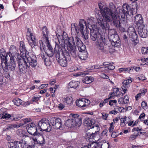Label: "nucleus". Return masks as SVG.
I'll return each instance as SVG.
<instances>
[{
	"mask_svg": "<svg viewBox=\"0 0 148 148\" xmlns=\"http://www.w3.org/2000/svg\"><path fill=\"white\" fill-rule=\"evenodd\" d=\"M35 136L38 137V140H40V141L42 142H43V141H44V143L43 144V145L45 144V140L44 138V136L42 135V134L39 133L37 134Z\"/></svg>",
	"mask_w": 148,
	"mask_h": 148,
	"instance_id": "79ce46f5",
	"label": "nucleus"
},
{
	"mask_svg": "<svg viewBox=\"0 0 148 148\" xmlns=\"http://www.w3.org/2000/svg\"><path fill=\"white\" fill-rule=\"evenodd\" d=\"M128 34L129 36V38L134 45H136L138 43L139 40L138 36L134 28L131 27L128 29Z\"/></svg>",
	"mask_w": 148,
	"mask_h": 148,
	"instance_id": "9b49d317",
	"label": "nucleus"
},
{
	"mask_svg": "<svg viewBox=\"0 0 148 148\" xmlns=\"http://www.w3.org/2000/svg\"><path fill=\"white\" fill-rule=\"evenodd\" d=\"M2 119H5L6 118H10L11 116L10 114H8L7 113H3L2 114Z\"/></svg>",
	"mask_w": 148,
	"mask_h": 148,
	"instance_id": "49530a36",
	"label": "nucleus"
},
{
	"mask_svg": "<svg viewBox=\"0 0 148 148\" xmlns=\"http://www.w3.org/2000/svg\"><path fill=\"white\" fill-rule=\"evenodd\" d=\"M50 123L53 128L61 130L63 129L64 126L62 125L61 120L55 117H52L50 120Z\"/></svg>",
	"mask_w": 148,
	"mask_h": 148,
	"instance_id": "9d476101",
	"label": "nucleus"
},
{
	"mask_svg": "<svg viewBox=\"0 0 148 148\" xmlns=\"http://www.w3.org/2000/svg\"><path fill=\"white\" fill-rule=\"evenodd\" d=\"M101 77L105 79H107L110 80L109 79V77L108 76H107L104 73H102L101 74Z\"/></svg>",
	"mask_w": 148,
	"mask_h": 148,
	"instance_id": "603ef678",
	"label": "nucleus"
},
{
	"mask_svg": "<svg viewBox=\"0 0 148 148\" xmlns=\"http://www.w3.org/2000/svg\"><path fill=\"white\" fill-rule=\"evenodd\" d=\"M18 65V72L21 74H25L27 71V69L29 68V65L27 63L26 60L24 58H20L17 60Z\"/></svg>",
	"mask_w": 148,
	"mask_h": 148,
	"instance_id": "6e6552de",
	"label": "nucleus"
},
{
	"mask_svg": "<svg viewBox=\"0 0 148 148\" xmlns=\"http://www.w3.org/2000/svg\"><path fill=\"white\" fill-rule=\"evenodd\" d=\"M126 118L127 117L125 116L124 117L121 119V123L120 125L121 127H124L127 123V121L126 120Z\"/></svg>",
	"mask_w": 148,
	"mask_h": 148,
	"instance_id": "a19ab883",
	"label": "nucleus"
},
{
	"mask_svg": "<svg viewBox=\"0 0 148 148\" xmlns=\"http://www.w3.org/2000/svg\"><path fill=\"white\" fill-rule=\"evenodd\" d=\"M19 51L16 47L14 45H11L10 47V51L7 53L8 56L10 60H15L14 57L17 60H20V58H22L23 54H21L19 52Z\"/></svg>",
	"mask_w": 148,
	"mask_h": 148,
	"instance_id": "39448f33",
	"label": "nucleus"
},
{
	"mask_svg": "<svg viewBox=\"0 0 148 148\" xmlns=\"http://www.w3.org/2000/svg\"><path fill=\"white\" fill-rule=\"evenodd\" d=\"M119 135V134L117 132H112L111 136L113 138H115L117 136Z\"/></svg>",
	"mask_w": 148,
	"mask_h": 148,
	"instance_id": "13d9d810",
	"label": "nucleus"
},
{
	"mask_svg": "<svg viewBox=\"0 0 148 148\" xmlns=\"http://www.w3.org/2000/svg\"><path fill=\"white\" fill-rule=\"evenodd\" d=\"M22 120L23 121L24 123H27L31 121L32 119L30 118H27L23 119Z\"/></svg>",
	"mask_w": 148,
	"mask_h": 148,
	"instance_id": "5fc2aeb1",
	"label": "nucleus"
},
{
	"mask_svg": "<svg viewBox=\"0 0 148 148\" xmlns=\"http://www.w3.org/2000/svg\"><path fill=\"white\" fill-rule=\"evenodd\" d=\"M23 117V116H17L15 117L14 118V120H15V121H17L18 120H20Z\"/></svg>",
	"mask_w": 148,
	"mask_h": 148,
	"instance_id": "69168bd1",
	"label": "nucleus"
},
{
	"mask_svg": "<svg viewBox=\"0 0 148 148\" xmlns=\"http://www.w3.org/2000/svg\"><path fill=\"white\" fill-rule=\"evenodd\" d=\"M137 136H138L137 134L136 135L132 134L130 136V138L132 140H134L135 139Z\"/></svg>",
	"mask_w": 148,
	"mask_h": 148,
	"instance_id": "680f3d73",
	"label": "nucleus"
},
{
	"mask_svg": "<svg viewBox=\"0 0 148 148\" xmlns=\"http://www.w3.org/2000/svg\"><path fill=\"white\" fill-rule=\"evenodd\" d=\"M48 84H43L41 85L39 87V88L40 89H42L44 87H46Z\"/></svg>",
	"mask_w": 148,
	"mask_h": 148,
	"instance_id": "0e129e2a",
	"label": "nucleus"
},
{
	"mask_svg": "<svg viewBox=\"0 0 148 148\" xmlns=\"http://www.w3.org/2000/svg\"><path fill=\"white\" fill-rule=\"evenodd\" d=\"M9 59H7L6 60V62L5 63V62H3L1 63V66L3 69H8L10 70L11 71H13L15 70L16 65L15 64V60L13 61V60H10V63H8V61Z\"/></svg>",
	"mask_w": 148,
	"mask_h": 148,
	"instance_id": "2eb2a0df",
	"label": "nucleus"
},
{
	"mask_svg": "<svg viewBox=\"0 0 148 148\" xmlns=\"http://www.w3.org/2000/svg\"><path fill=\"white\" fill-rule=\"evenodd\" d=\"M98 5L102 16H99L98 18L99 17H102L103 19H104L106 17V18H107L108 15H109L112 10L114 9L111 8H109L107 7L103 8V5L101 3H100Z\"/></svg>",
	"mask_w": 148,
	"mask_h": 148,
	"instance_id": "ddd939ff",
	"label": "nucleus"
},
{
	"mask_svg": "<svg viewBox=\"0 0 148 148\" xmlns=\"http://www.w3.org/2000/svg\"><path fill=\"white\" fill-rule=\"evenodd\" d=\"M90 36L91 39L93 41L99 40H101V37L105 38L104 35L100 34L98 31L95 30H90Z\"/></svg>",
	"mask_w": 148,
	"mask_h": 148,
	"instance_id": "6ab92c4d",
	"label": "nucleus"
},
{
	"mask_svg": "<svg viewBox=\"0 0 148 148\" xmlns=\"http://www.w3.org/2000/svg\"><path fill=\"white\" fill-rule=\"evenodd\" d=\"M106 40L105 38L101 37V40L97 41L95 42L96 48L102 52H105L104 45Z\"/></svg>",
	"mask_w": 148,
	"mask_h": 148,
	"instance_id": "aec40b11",
	"label": "nucleus"
},
{
	"mask_svg": "<svg viewBox=\"0 0 148 148\" xmlns=\"http://www.w3.org/2000/svg\"><path fill=\"white\" fill-rule=\"evenodd\" d=\"M42 30L43 36L42 38L43 39L44 41L47 45V47H48V50H53V49L51 46L49 40V34L47 28L46 27H44L42 28Z\"/></svg>",
	"mask_w": 148,
	"mask_h": 148,
	"instance_id": "4468645a",
	"label": "nucleus"
},
{
	"mask_svg": "<svg viewBox=\"0 0 148 148\" xmlns=\"http://www.w3.org/2000/svg\"><path fill=\"white\" fill-rule=\"evenodd\" d=\"M135 6L137 8V5L135 4ZM136 10L137 12L136 8H132L130 6L127 4H123L122 9L119 10V15L117 16V12L115 9L112 10L111 12L108 15V17H106L104 18L102 17H99L97 18V22L101 28L105 30H109V25L108 23L112 21H113L114 25L122 31H124L126 26L125 21H120V17L124 18L125 16L128 15L130 16L133 15V10Z\"/></svg>",
	"mask_w": 148,
	"mask_h": 148,
	"instance_id": "f257e3e1",
	"label": "nucleus"
},
{
	"mask_svg": "<svg viewBox=\"0 0 148 148\" xmlns=\"http://www.w3.org/2000/svg\"><path fill=\"white\" fill-rule=\"evenodd\" d=\"M54 54L56 60L62 67H66L67 65V58L70 54L66 50L64 45L56 42L54 49Z\"/></svg>",
	"mask_w": 148,
	"mask_h": 148,
	"instance_id": "f03ea898",
	"label": "nucleus"
},
{
	"mask_svg": "<svg viewBox=\"0 0 148 148\" xmlns=\"http://www.w3.org/2000/svg\"><path fill=\"white\" fill-rule=\"evenodd\" d=\"M99 144L101 145V148H109V144L108 142L106 143L105 140L99 142Z\"/></svg>",
	"mask_w": 148,
	"mask_h": 148,
	"instance_id": "e433bc0d",
	"label": "nucleus"
},
{
	"mask_svg": "<svg viewBox=\"0 0 148 148\" xmlns=\"http://www.w3.org/2000/svg\"><path fill=\"white\" fill-rule=\"evenodd\" d=\"M19 142L18 141H14L13 142H9L8 143V145L9 148H19L18 143Z\"/></svg>",
	"mask_w": 148,
	"mask_h": 148,
	"instance_id": "f704fd0d",
	"label": "nucleus"
},
{
	"mask_svg": "<svg viewBox=\"0 0 148 148\" xmlns=\"http://www.w3.org/2000/svg\"><path fill=\"white\" fill-rule=\"evenodd\" d=\"M64 107V106L61 103L59 104L58 106V108L60 110H62Z\"/></svg>",
	"mask_w": 148,
	"mask_h": 148,
	"instance_id": "e2e57ef3",
	"label": "nucleus"
},
{
	"mask_svg": "<svg viewBox=\"0 0 148 148\" xmlns=\"http://www.w3.org/2000/svg\"><path fill=\"white\" fill-rule=\"evenodd\" d=\"M117 101L116 100H111L109 103V105L111 106L113 105V103L116 104L117 103Z\"/></svg>",
	"mask_w": 148,
	"mask_h": 148,
	"instance_id": "8fccbe9b",
	"label": "nucleus"
},
{
	"mask_svg": "<svg viewBox=\"0 0 148 148\" xmlns=\"http://www.w3.org/2000/svg\"><path fill=\"white\" fill-rule=\"evenodd\" d=\"M71 33L73 35H77L79 31V26H77V24L73 23L71 25Z\"/></svg>",
	"mask_w": 148,
	"mask_h": 148,
	"instance_id": "b1692460",
	"label": "nucleus"
},
{
	"mask_svg": "<svg viewBox=\"0 0 148 148\" xmlns=\"http://www.w3.org/2000/svg\"><path fill=\"white\" fill-rule=\"evenodd\" d=\"M134 22L138 25V26L143 25V20L141 15L138 14L136 15L134 17Z\"/></svg>",
	"mask_w": 148,
	"mask_h": 148,
	"instance_id": "c756f323",
	"label": "nucleus"
},
{
	"mask_svg": "<svg viewBox=\"0 0 148 148\" xmlns=\"http://www.w3.org/2000/svg\"><path fill=\"white\" fill-rule=\"evenodd\" d=\"M34 141V142L35 144H37L39 145L42 146L43 145V144L44 143V141H40V140H38V137L36 136V137H33L32 138Z\"/></svg>",
	"mask_w": 148,
	"mask_h": 148,
	"instance_id": "4c0bfd02",
	"label": "nucleus"
},
{
	"mask_svg": "<svg viewBox=\"0 0 148 148\" xmlns=\"http://www.w3.org/2000/svg\"><path fill=\"white\" fill-rule=\"evenodd\" d=\"M19 126L16 124H9L8 125L7 127V129L9 130L13 129L14 128H18Z\"/></svg>",
	"mask_w": 148,
	"mask_h": 148,
	"instance_id": "37998d69",
	"label": "nucleus"
},
{
	"mask_svg": "<svg viewBox=\"0 0 148 148\" xmlns=\"http://www.w3.org/2000/svg\"><path fill=\"white\" fill-rule=\"evenodd\" d=\"M45 64L46 65L48 66H49L51 64V61L49 59L47 58L44 61Z\"/></svg>",
	"mask_w": 148,
	"mask_h": 148,
	"instance_id": "de8ad7c7",
	"label": "nucleus"
},
{
	"mask_svg": "<svg viewBox=\"0 0 148 148\" xmlns=\"http://www.w3.org/2000/svg\"><path fill=\"white\" fill-rule=\"evenodd\" d=\"M132 80H133V79L131 78L129 79H127L124 80L123 82V86L122 88L124 93L126 92L127 89L130 87V84L132 81Z\"/></svg>",
	"mask_w": 148,
	"mask_h": 148,
	"instance_id": "5701e85b",
	"label": "nucleus"
},
{
	"mask_svg": "<svg viewBox=\"0 0 148 148\" xmlns=\"http://www.w3.org/2000/svg\"><path fill=\"white\" fill-rule=\"evenodd\" d=\"M40 97H34L32 99V102H36L37 101H38L40 99Z\"/></svg>",
	"mask_w": 148,
	"mask_h": 148,
	"instance_id": "bf43d9fd",
	"label": "nucleus"
},
{
	"mask_svg": "<svg viewBox=\"0 0 148 148\" xmlns=\"http://www.w3.org/2000/svg\"><path fill=\"white\" fill-rule=\"evenodd\" d=\"M25 58H23L26 60L27 63L32 67H35L37 65L36 58V56L32 53H28L25 55Z\"/></svg>",
	"mask_w": 148,
	"mask_h": 148,
	"instance_id": "1a4fd4ad",
	"label": "nucleus"
},
{
	"mask_svg": "<svg viewBox=\"0 0 148 148\" xmlns=\"http://www.w3.org/2000/svg\"><path fill=\"white\" fill-rule=\"evenodd\" d=\"M103 66L105 67L104 69L107 71L114 69L115 66L113 65V63L112 62H105L103 63Z\"/></svg>",
	"mask_w": 148,
	"mask_h": 148,
	"instance_id": "bb28decb",
	"label": "nucleus"
},
{
	"mask_svg": "<svg viewBox=\"0 0 148 148\" xmlns=\"http://www.w3.org/2000/svg\"><path fill=\"white\" fill-rule=\"evenodd\" d=\"M29 35L30 36V39L28 41L29 43V45L32 48L36 45V38L34 35L31 32H29Z\"/></svg>",
	"mask_w": 148,
	"mask_h": 148,
	"instance_id": "c85d7f7f",
	"label": "nucleus"
},
{
	"mask_svg": "<svg viewBox=\"0 0 148 148\" xmlns=\"http://www.w3.org/2000/svg\"><path fill=\"white\" fill-rule=\"evenodd\" d=\"M0 58L1 60V63L5 62V63L6 62V60H7V59L9 58L7 53L3 48L0 49Z\"/></svg>",
	"mask_w": 148,
	"mask_h": 148,
	"instance_id": "a878e982",
	"label": "nucleus"
},
{
	"mask_svg": "<svg viewBox=\"0 0 148 148\" xmlns=\"http://www.w3.org/2000/svg\"><path fill=\"white\" fill-rule=\"evenodd\" d=\"M74 41H75L79 51H81V50H84V49H86L85 45H84L83 43L79 38L76 36L75 39L74 38Z\"/></svg>",
	"mask_w": 148,
	"mask_h": 148,
	"instance_id": "393cba45",
	"label": "nucleus"
},
{
	"mask_svg": "<svg viewBox=\"0 0 148 148\" xmlns=\"http://www.w3.org/2000/svg\"><path fill=\"white\" fill-rule=\"evenodd\" d=\"M28 132L31 135L35 136L39 133L37 131V129L36 125L34 123L28 124L26 127Z\"/></svg>",
	"mask_w": 148,
	"mask_h": 148,
	"instance_id": "f3484780",
	"label": "nucleus"
},
{
	"mask_svg": "<svg viewBox=\"0 0 148 148\" xmlns=\"http://www.w3.org/2000/svg\"><path fill=\"white\" fill-rule=\"evenodd\" d=\"M85 50L79 51V53L78 54H77V56H78L79 58L82 60H86L88 57L87 52Z\"/></svg>",
	"mask_w": 148,
	"mask_h": 148,
	"instance_id": "7c9ffc66",
	"label": "nucleus"
},
{
	"mask_svg": "<svg viewBox=\"0 0 148 148\" xmlns=\"http://www.w3.org/2000/svg\"><path fill=\"white\" fill-rule=\"evenodd\" d=\"M90 103V101L89 100L84 98L79 99L76 101V105L83 110L87 108Z\"/></svg>",
	"mask_w": 148,
	"mask_h": 148,
	"instance_id": "f8f14e48",
	"label": "nucleus"
},
{
	"mask_svg": "<svg viewBox=\"0 0 148 148\" xmlns=\"http://www.w3.org/2000/svg\"><path fill=\"white\" fill-rule=\"evenodd\" d=\"M72 118L67 120L65 122L66 126L70 128L79 127L82 123L81 117L78 114H71Z\"/></svg>",
	"mask_w": 148,
	"mask_h": 148,
	"instance_id": "7ed1b4c3",
	"label": "nucleus"
},
{
	"mask_svg": "<svg viewBox=\"0 0 148 148\" xmlns=\"http://www.w3.org/2000/svg\"><path fill=\"white\" fill-rule=\"evenodd\" d=\"M67 50L69 51L70 56L71 55L73 57L77 56V51L76 50L74 38L73 37L69 38L68 40Z\"/></svg>",
	"mask_w": 148,
	"mask_h": 148,
	"instance_id": "423d86ee",
	"label": "nucleus"
},
{
	"mask_svg": "<svg viewBox=\"0 0 148 148\" xmlns=\"http://www.w3.org/2000/svg\"><path fill=\"white\" fill-rule=\"evenodd\" d=\"M145 116V114L144 113L141 114L139 117V119H140L141 121H143V119Z\"/></svg>",
	"mask_w": 148,
	"mask_h": 148,
	"instance_id": "4d7b16f0",
	"label": "nucleus"
},
{
	"mask_svg": "<svg viewBox=\"0 0 148 148\" xmlns=\"http://www.w3.org/2000/svg\"><path fill=\"white\" fill-rule=\"evenodd\" d=\"M108 38L111 42V44L114 47H119L120 45V41L118 34H116L114 29L109 30Z\"/></svg>",
	"mask_w": 148,
	"mask_h": 148,
	"instance_id": "20e7f679",
	"label": "nucleus"
},
{
	"mask_svg": "<svg viewBox=\"0 0 148 148\" xmlns=\"http://www.w3.org/2000/svg\"><path fill=\"white\" fill-rule=\"evenodd\" d=\"M79 83L77 81H72L69 83V86L71 88H76L79 85Z\"/></svg>",
	"mask_w": 148,
	"mask_h": 148,
	"instance_id": "c9c22d12",
	"label": "nucleus"
},
{
	"mask_svg": "<svg viewBox=\"0 0 148 148\" xmlns=\"http://www.w3.org/2000/svg\"><path fill=\"white\" fill-rule=\"evenodd\" d=\"M138 78L140 80H144L145 79V76L143 75H140L138 77Z\"/></svg>",
	"mask_w": 148,
	"mask_h": 148,
	"instance_id": "6e6d98bb",
	"label": "nucleus"
},
{
	"mask_svg": "<svg viewBox=\"0 0 148 148\" xmlns=\"http://www.w3.org/2000/svg\"><path fill=\"white\" fill-rule=\"evenodd\" d=\"M141 95H142L140 93H138L135 96L136 99V100H138L140 98Z\"/></svg>",
	"mask_w": 148,
	"mask_h": 148,
	"instance_id": "052dcab7",
	"label": "nucleus"
},
{
	"mask_svg": "<svg viewBox=\"0 0 148 148\" xmlns=\"http://www.w3.org/2000/svg\"><path fill=\"white\" fill-rule=\"evenodd\" d=\"M13 102L14 105L19 106L22 104L23 101L18 98H16L13 100Z\"/></svg>",
	"mask_w": 148,
	"mask_h": 148,
	"instance_id": "ea45409f",
	"label": "nucleus"
},
{
	"mask_svg": "<svg viewBox=\"0 0 148 148\" xmlns=\"http://www.w3.org/2000/svg\"><path fill=\"white\" fill-rule=\"evenodd\" d=\"M141 106L144 109L147 108V103L145 101L142 102L141 104Z\"/></svg>",
	"mask_w": 148,
	"mask_h": 148,
	"instance_id": "864d4df0",
	"label": "nucleus"
},
{
	"mask_svg": "<svg viewBox=\"0 0 148 148\" xmlns=\"http://www.w3.org/2000/svg\"><path fill=\"white\" fill-rule=\"evenodd\" d=\"M45 52L47 56L50 57H53L54 54L53 50H47L46 52Z\"/></svg>",
	"mask_w": 148,
	"mask_h": 148,
	"instance_id": "c03bdc74",
	"label": "nucleus"
},
{
	"mask_svg": "<svg viewBox=\"0 0 148 148\" xmlns=\"http://www.w3.org/2000/svg\"><path fill=\"white\" fill-rule=\"evenodd\" d=\"M138 31L139 35L143 38H146L147 36L148 31L146 28H145L144 25H138Z\"/></svg>",
	"mask_w": 148,
	"mask_h": 148,
	"instance_id": "412c9836",
	"label": "nucleus"
},
{
	"mask_svg": "<svg viewBox=\"0 0 148 148\" xmlns=\"http://www.w3.org/2000/svg\"><path fill=\"white\" fill-rule=\"evenodd\" d=\"M142 52L143 54L148 53V47H143L142 48Z\"/></svg>",
	"mask_w": 148,
	"mask_h": 148,
	"instance_id": "a18cd8bd",
	"label": "nucleus"
},
{
	"mask_svg": "<svg viewBox=\"0 0 148 148\" xmlns=\"http://www.w3.org/2000/svg\"><path fill=\"white\" fill-rule=\"evenodd\" d=\"M129 101L128 98L127 96H125L124 98H120L118 100V102L119 104H124L128 103Z\"/></svg>",
	"mask_w": 148,
	"mask_h": 148,
	"instance_id": "2f4dec72",
	"label": "nucleus"
},
{
	"mask_svg": "<svg viewBox=\"0 0 148 148\" xmlns=\"http://www.w3.org/2000/svg\"><path fill=\"white\" fill-rule=\"evenodd\" d=\"M94 81L93 78L91 76H86L84 77L82 80L84 83L86 84H89L91 83Z\"/></svg>",
	"mask_w": 148,
	"mask_h": 148,
	"instance_id": "473e14b6",
	"label": "nucleus"
},
{
	"mask_svg": "<svg viewBox=\"0 0 148 148\" xmlns=\"http://www.w3.org/2000/svg\"><path fill=\"white\" fill-rule=\"evenodd\" d=\"M114 49L112 47H110L109 49V52L111 53H113L114 52Z\"/></svg>",
	"mask_w": 148,
	"mask_h": 148,
	"instance_id": "774afa93",
	"label": "nucleus"
},
{
	"mask_svg": "<svg viewBox=\"0 0 148 148\" xmlns=\"http://www.w3.org/2000/svg\"><path fill=\"white\" fill-rule=\"evenodd\" d=\"M88 148H101V145L99 144V142L97 143L93 142L90 143L87 145Z\"/></svg>",
	"mask_w": 148,
	"mask_h": 148,
	"instance_id": "72a5a7b5",
	"label": "nucleus"
},
{
	"mask_svg": "<svg viewBox=\"0 0 148 148\" xmlns=\"http://www.w3.org/2000/svg\"><path fill=\"white\" fill-rule=\"evenodd\" d=\"M79 31L81 32L82 35V36L84 38V39L85 40H87L88 39V35L87 33L85 34L84 32V24L85 26L86 25V21L82 19H80L79 20Z\"/></svg>",
	"mask_w": 148,
	"mask_h": 148,
	"instance_id": "a211bd4d",
	"label": "nucleus"
},
{
	"mask_svg": "<svg viewBox=\"0 0 148 148\" xmlns=\"http://www.w3.org/2000/svg\"><path fill=\"white\" fill-rule=\"evenodd\" d=\"M108 132V130H104L101 133V134L102 135V137H101V138H103V136L105 135Z\"/></svg>",
	"mask_w": 148,
	"mask_h": 148,
	"instance_id": "338daca9",
	"label": "nucleus"
},
{
	"mask_svg": "<svg viewBox=\"0 0 148 148\" xmlns=\"http://www.w3.org/2000/svg\"><path fill=\"white\" fill-rule=\"evenodd\" d=\"M39 42L40 43V48L41 51V56L42 59L44 60H46L47 58H46V57L45 56V55L44 54V53L42 51V52L43 50L45 51V45H44L43 42L42 40H40L39 41Z\"/></svg>",
	"mask_w": 148,
	"mask_h": 148,
	"instance_id": "cd10ccee",
	"label": "nucleus"
},
{
	"mask_svg": "<svg viewBox=\"0 0 148 148\" xmlns=\"http://www.w3.org/2000/svg\"><path fill=\"white\" fill-rule=\"evenodd\" d=\"M84 124L86 126L88 127L89 129L94 128L97 129H99L98 125L96 123V121L90 118H86Z\"/></svg>",
	"mask_w": 148,
	"mask_h": 148,
	"instance_id": "dca6fc26",
	"label": "nucleus"
},
{
	"mask_svg": "<svg viewBox=\"0 0 148 148\" xmlns=\"http://www.w3.org/2000/svg\"><path fill=\"white\" fill-rule=\"evenodd\" d=\"M19 52L21 54H23L22 57H24L25 55H27L28 52L27 51L26 48L25 47L24 42L22 41L20 42V46L19 49Z\"/></svg>",
	"mask_w": 148,
	"mask_h": 148,
	"instance_id": "4be33fe9",
	"label": "nucleus"
},
{
	"mask_svg": "<svg viewBox=\"0 0 148 148\" xmlns=\"http://www.w3.org/2000/svg\"><path fill=\"white\" fill-rule=\"evenodd\" d=\"M38 127L40 131L49 132L51 130V126L50 124L49 121L47 119L44 118L38 122Z\"/></svg>",
	"mask_w": 148,
	"mask_h": 148,
	"instance_id": "0eeeda50",
	"label": "nucleus"
},
{
	"mask_svg": "<svg viewBox=\"0 0 148 148\" xmlns=\"http://www.w3.org/2000/svg\"><path fill=\"white\" fill-rule=\"evenodd\" d=\"M64 102L68 105L71 104L72 103L73 98L72 97H67L64 99Z\"/></svg>",
	"mask_w": 148,
	"mask_h": 148,
	"instance_id": "58836bf2",
	"label": "nucleus"
},
{
	"mask_svg": "<svg viewBox=\"0 0 148 148\" xmlns=\"http://www.w3.org/2000/svg\"><path fill=\"white\" fill-rule=\"evenodd\" d=\"M132 132H134L135 131L137 132L142 131V128H140L139 127H134L132 130Z\"/></svg>",
	"mask_w": 148,
	"mask_h": 148,
	"instance_id": "3c124183",
	"label": "nucleus"
},
{
	"mask_svg": "<svg viewBox=\"0 0 148 148\" xmlns=\"http://www.w3.org/2000/svg\"><path fill=\"white\" fill-rule=\"evenodd\" d=\"M102 119L106 120L107 119V117L108 116V114L103 113H102Z\"/></svg>",
	"mask_w": 148,
	"mask_h": 148,
	"instance_id": "09e8293b",
	"label": "nucleus"
}]
</instances>
